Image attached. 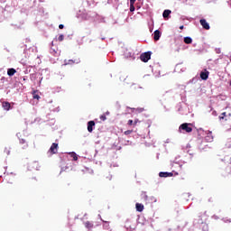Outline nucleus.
<instances>
[{
    "label": "nucleus",
    "instance_id": "nucleus-7",
    "mask_svg": "<svg viewBox=\"0 0 231 231\" xmlns=\"http://www.w3.org/2000/svg\"><path fill=\"white\" fill-rule=\"evenodd\" d=\"M200 24L204 28V30H210V25L208 24V23H207V20L200 19Z\"/></svg>",
    "mask_w": 231,
    "mask_h": 231
},
{
    "label": "nucleus",
    "instance_id": "nucleus-10",
    "mask_svg": "<svg viewBox=\"0 0 231 231\" xmlns=\"http://www.w3.org/2000/svg\"><path fill=\"white\" fill-rule=\"evenodd\" d=\"M161 37H162V32H160V30L154 31V32H153L154 41H160Z\"/></svg>",
    "mask_w": 231,
    "mask_h": 231
},
{
    "label": "nucleus",
    "instance_id": "nucleus-15",
    "mask_svg": "<svg viewBox=\"0 0 231 231\" xmlns=\"http://www.w3.org/2000/svg\"><path fill=\"white\" fill-rule=\"evenodd\" d=\"M32 98H33L34 100H39V99L41 98V96H39V94H37V90H34V91L32 92Z\"/></svg>",
    "mask_w": 231,
    "mask_h": 231
},
{
    "label": "nucleus",
    "instance_id": "nucleus-5",
    "mask_svg": "<svg viewBox=\"0 0 231 231\" xmlns=\"http://www.w3.org/2000/svg\"><path fill=\"white\" fill-rule=\"evenodd\" d=\"M231 117V114H226V112H223L220 116H219V120H225V122L230 120Z\"/></svg>",
    "mask_w": 231,
    "mask_h": 231
},
{
    "label": "nucleus",
    "instance_id": "nucleus-9",
    "mask_svg": "<svg viewBox=\"0 0 231 231\" xmlns=\"http://www.w3.org/2000/svg\"><path fill=\"white\" fill-rule=\"evenodd\" d=\"M93 127H95V121L88 122V133H93Z\"/></svg>",
    "mask_w": 231,
    "mask_h": 231
},
{
    "label": "nucleus",
    "instance_id": "nucleus-13",
    "mask_svg": "<svg viewBox=\"0 0 231 231\" xmlns=\"http://www.w3.org/2000/svg\"><path fill=\"white\" fill-rule=\"evenodd\" d=\"M15 73H17V70H15V69H8L7 70V75L9 77H14Z\"/></svg>",
    "mask_w": 231,
    "mask_h": 231
},
{
    "label": "nucleus",
    "instance_id": "nucleus-31",
    "mask_svg": "<svg viewBox=\"0 0 231 231\" xmlns=\"http://www.w3.org/2000/svg\"><path fill=\"white\" fill-rule=\"evenodd\" d=\"M229 86H231V80H230V82H229Z\"/></svg>",
    "mask_w": 231,
    "mask_h": 231
},
{
    "label": "nucleus",
    "instance_id": "nucleus-3",
    "mask_svg": "<svg viewBox=\"0 0 231 231\" xmlns=\"http://www.w3.org/2000/svg\"><path fill=\"white\" fill-rule=\"evenodd\" d=\"M189 125H192L189 123H184L180 125V129H182V131H186V133H192V127Z\"/></svg>",
    "mask_w": 231,
    "mask_h": 231
},
{
    "label": "nucleus",
    "instance_id": "nucleus-4",
    "mask_svg": "<svg viewBox=\"0 0 231 231\" xmlns=\"http://www.w3.org/2000/svg\"><path fill=\"white\" fill-rule=\"evenodd\" d=\"M59 151V143H53L49 150V152H51V154H57Z\"/></svg>",
    "mask_w": 231,
    "mask_h": 231
},
{
    "label": "nucleus",
    "instance_id": "nucleus-8",
    "mask_svg": "<svg viewBox=\"0 0 231 231\" xmlns=\"http://www.w3.org/2000/svg\"><path fill=\"white\" fill-rule=\"evenodd\" d=\"M159 176H160V178H171V177L174 176V174L172 172H163V171H161L159 173Z\"/></svg>",
    "mask_w": 231,
    "mask_h": 231
},
{
    "label": "nucleus",
    "instance_id": "nucleus-12",
    "mask_svg": "<svg viewBox=\"0 0 231 231\" xmlns=\"http://www.w3.org/2000/svg\"><path fill=\"white\" fill-rule=\"evenodd\" d=\"M135 208L137 212H143V208H144L143 204L136 203Z\"/></svg>",
    "mask_w": 231,
    "mask_h": 231
},
{
    "label": "nucleus",
    "instance_id": "nucleus-28",
    "mask_svg": "<svg viewBox=\"0 0 231 231\" xmlns=\"http://www.w3.org/2000/svg\"><path fill=\"white\" fill-rule=\"evenodd\" d=\"M138 122H140V120L135 119V120L134 121V125H136V124H138Z\"/></svg>",
    "mask_w": 231,
    "mask_h": 231
},
{
    "label": "nucleus",
    "instance_id": "nucleus-25",
    "mask_svg": "<svg viewBox=\"0 0 231 231\" xmlns=\"http://www.w3.org/2000/svg\"><path fill=\"white\" fill-rule=\"evenodd\" d=\"M131 133H133V130H127L125 132V134L127 136V135L131 134Z\"/></svg>",
    "mask_w": 231,
    "mask_h": 231
},
{
    "label": "nucleus",
    "instance_id": "nucleus-27",
    "mask_svg": "<svg viewBox=\"0 0 231 231\" xmlns=\"http://www.w3.org/2000/svg\"><path fill=\"white\" fill-rule=\"evenodd\" d=\"M59 28H60V30H63L64 29V24H60Z\"/></svg>",
    "mask_w": 231,
    "mask_h": 231
},
{
    "label": "nucleus",
    "instance_id": "nucleus-19",
    "mask_svg": "<svg viewBox=\"0 0 231 231\" xmlns=\"http://www.w3.org/2000/svg\"><path fill=\"white\" fill-rule=\"evenodd\" d=\"M206 140H208V142H212V140H214V137H212V132H209L208 134V136L206 137Z\"/></svg>",
    "mask_w": 231,
    "mask_h": 231
},
{
    "label": "nucleus",
    "instance_id": "nucleus-2",
    "mask_svg": "<svg viewBox=\"0 0 231 231\" xmlns=\"http://www.w3.org/2000/svg\"><path fill=\"white\" fill-rule=\"evenodd\" d=\"M71 64H80V58H76L74 60H65L64 66H69Z\"/></svg>",
    "mask_w": 231,
    "mask_h": 231
},
{
    "label": "nucleus",
    "instance_id": "nucleus-14",
    "mask_svg": "<svg viewBox=\"0 0 231 231\" xmlns=\"http://www.w3.org/2000/svg\"><path fill=\"white\" fill-rule=\"evenodd\" d=\"M171 10H164L163 14H162V17L164 19H167V17H169V15H171Z\"/></svg>",
    "mask_w": 231,
    "mask_h": 231
},
{
    "label": "nucleus",
    "instance_id": "nucleus-22",
    "mask_svg": "<svg viewBox=\"0 0 231 231\" xmlns=\"http://www.w3.org/2000/svg\"><path fill=\"white\" fill-rule=\"evenodd\" d=\"M100 120H102L103 122H106V120H107V117H106V115H102L100 116Z\"/></svg>",
    "mask_w": 231,
    "mask_h": 231
},
{
    "label": "nucleus",
    "instance_id": "nucleus-1",
    "mask_svg": "<svg viewBox=\"0 0 231 231\" xmlns=\"http://www.w3.org/2000/svg\"><path fill=\"white\" fill-rule=\"evenodd\" d=\"M140 59L143 62H149L151 60V51L141 54Z\"/></svg>",
    "mask_w": 231,
    "mask_h": 231
},
{
    "label": "nucleus",
    "instance_id": "nucleus-17",
    "mask_svg": "<svg viewBox=\"0 0 231 231\" xmlns=\"http://www.w3.org/2000/svg\"><path fill=\"white\" fill-rule=\"evenodd\" d=\"M185 44H192V38L190 37H185L184 38Z\"/></svg>",
    "mask_w": 231,
    "mask_h": 231
},
{
    "label": "nucleus",
    "instance_id": "nucleus-29",
    "mask_svg": "<svg viewBox=\"0 0 231 231\" xmlns=\"http://www.w3.org/2000/svg\"><path fill=\"white\" fill-rule=\"evenodd\" d=\"M136 3V0H130V5H134Z\"/></svg>",
    "mask_w": 231,
    "mask_h": 231
},
{
    "label": "nucleus",
    "instance_id": "nucleus-26",
    "mask_svg": "<svg viewBox=\"0 0 231 231\" xmlns=\"http://www.w3.org/2000/svg\"><path fill=\"white\" fill-rule=\"evenodd\" d=\"M20 143H22V144L26 143V140H24V139H20Z\"/></svg>",
    "mask_w": 231,
    "mask_h": 231
},
{
    "label": "nucleus",
    "instance_id": "nucleus-16",
    "mask_svg": "<svg viewBox=\"0 0 231 231\" xmlns=\"http://www.w3.org/2000/svg\"><path fill=\"white\" fill-rule=\"evenodd\" d=\"M85 226L86 228H88V230H91V228H93V223L87 221L85 222Z\"/></svg>",
    "mask_w": 231,
    "mask_h": 231
},
{
    "label": "nucleus",
    "instance_id": "nucleus-23",
    "mask_svg": "<svg viewBox=\"0 0 231 231\" xmlns=\"http://www.w3.org/2000/svg\"><path fill=\"white\" fill-rule=\"evenodd\" d=\"M130 12H134V4H130Z\"/></svg>",
    "mask_w": 231,
    "mask_h": 231
},
{
    "label": "nucleus",
    "instance_id": "nucleus-32",
    "mask_svg": "<svg viewBox=\"0 0 231 231\" xmlns=\"http://www.w3.org/2000/svg\"><path fill=\"white\" fill-rule=\"evenodd\" d=\"M106 115H109V112H106Z\"/></svg>",
    "mask_w": 231,
    "mask_h": 231
},
{
    "label": "nucleus",
    "instance_id": "nucleus-30",
    "mask_svg": "<svg viewBox=\"0 0 231 231\" xmlns=\"http://www.w3.org/2000/svg\"><path fill=\"white\" fill-rule=\"evenodd\" d=\"M183 28H185L183 25L180 26V30H183Z\"/></svg>",
    "mask_w": 231,
    "mask_h": 231
},
{
    "label": "nucleus",
    "instance_id": "nucleus-11",
    "mask_svg": "<svg viewBox=\"0 0 231 231\" xmlns=\"http://www.w3.org/2000/svg\"><path fill=\"white\" fill-rule=\"evenodd\" d=\"M208 75H209V72L207 70L205 72H200V79L202 80H207L208 79Z\"/></svg>",
    "mask_w": 231,
    "mask_h": 231
},
{
    "label": "nucleus",
    "instance_id": "nucleus-6",
    "mask_svg": "<svg viewBox=\"0 0 231 231\" xmlns=\"http://www.w3.org/2000/svg\"><path fill=\"white\" fill-rule=\"evenodd\" d=\"M2 106H3V109H5V111H10V109H12V105L8 101L3 102Z\"/></svg>",
    "mask_w": 231,
    "mask_h": 231
},
{
    "label": "nucleus",
    "instance_id": "nucleus-18",
    "mask_svg": "<svg viewBox=\"0 0 231 231\" xmlns=\"http://www.w3.org/2000/svg\"><path fill=\"white\" fill-rule=\"evenodd\" d=\"M70 156H71V158H73L74 162H77V160H79V156L77 155V153L75 152H70Z\"/></svg>",
    "mask_w": 231,
    "mask_h": 231
},
{
    "label": "nucleus",
    "instance_id": "nucleus-21",
    "mask_svg": "<svg viewBox=\"0 0 231 231\" xmlns=\"http://www.w3.org/2000/svg\"><path fill=\"white\" fill-rule=\"evenodd\" d=\"M58 41H59L60 42H62V41H64V36H63V34H60V35L58 37Z\"/></svg>",
    "mask_w": 231,
    "mask_h": 231
},
{
    "label": "nucleus",
    "instance_id": "nucleus-20",
    "mask_svg": "<svg viewBox=\"0 0 231 231\" xmlns=\"http://www.w3.org/2000/svg\"><path fill=\"white\" fill-rule=\"evenodd\" d=\"M141 198H142V199H144V201H147V199H148L147 192L143 191L141 194Z\"/></svg>",
    "mask_w": 231,
    "mask_h": 231
},
{
    "label": "nucleus",
    "instance_id": "nucleus-24",
    "mask_svg": "<svg viewBox=\"0 0 231 231\" xmlns=\"http://www.w3.org/2000/svg\"><path fill=\"white\" fill-rule=\"evenodd\" d=\"M127 125H134V123L132 119H130V120H128Z\"/></svg>",
    "mask_w": 231,
    "mask_h": 231
}]
</instances>
